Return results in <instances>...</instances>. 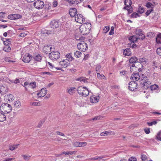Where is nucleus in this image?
Listing matches in <instances>:
<instances>
[{"label": "nucleus", "instance_id": "31", "mask_svg": "<svg viewBox=\"0 0 161 161\" xmlns=\"http://www.w3.org/2000/svg\"><path fill=\"white\" fill-rule=\"evenodd\" d=\"M99 97H91V102L92 103H96L98 102L99 100Z\"/></svg>", "mask_w": 161, "mask_h": 161}, {"label": "nucleus", "instance_id": "35", "mask_svg": "<svg viewBox=\"0 0 161 161\" xmlns=\"http://www.w3.org/2000/svg\"><path fill=\"white\" fill-rule=\"evenodd\" d=\"M66 57L68 59V60L69 62L72 61L74 59V58L72 56V53H68L66 55Z\"/></svg>", "mask_w": 161, "mask_h": 161}, {"label": "nucleus", "instance_id": "3", "mask_svg": "<svg viewBox=\"0 0 161 161\" xmlns=\"http://www.w3.org/2000/svg\"><path fill=\"white\" fill-rule=\"evenodd\" d=\"M0 109L2 112L8 113L11 111L12 107L10 104L4 103L1 104Z\"/></svg>", "mask_w": 161, "mask_h": 161}, {"label": "nucleus", "instance_id": "52", "mask_svg": "<svg viewBox=\"0 0 161 161\" xmlns=\"http://www.w3.org/2000/svg\"><path fill=\"white\" fill-rule=\"evenodd\" d=\"M127 9H125L128 11V14H130L133 12V8L132 7H130V8H127Z\"/></svg>", "mask_w": 161, "mask_h": 161}, {"label": "nucleus", "instance_id": "33", "mask_svg": "<svg viewBox=\"0 0 161 161\" xmlns=\"http://www.w3.org/2000/svg\"><path fill=\"white\" fill-rule=\"evenodd\" d=\"M6 119V116L4 114L0 112V121L3 122Z\"/></svg>", "mask_w": 161, "mask_h": 161}, {"label": "nucleus", "instance_id": "54", "mask_svg": "<svg viewBox=\"0 0 161 161\" xmlns=\"http://www.w3.org/2000/svg\"><path fill=\"white\" fill-rule=\"evenodd\" d=\"M79 147H81L82 146H85L86 145V143L85 142H79Z\"/></svg>", "mask_w": 161, "mask_h": 161}, {"label": "nucleus", "instance_id": "26", "mask_svg": "<svg viewBox=\"0 0 161 161\" xmlns=\"http://www.w3.org/2000/svg\"><path fill=\"white\" fill-rule=\"evenodd\" d=\"M131 53L130 48H126L124 51V54L125 56H129L131 55Z\"/></svg>", "mask_w": 161, "mask_h": 161}, {"label": "nucleus", "instance_id": "13", "mask_svg": "<svg viewBox=\"0 0 161 161\" xmlns=\"http://www.w3.org/2000/svg\"><path fill=\"white\" fill-rule=\"evenodd\" d=\"M47 91V90L46 88H43L40 90V93L37 94V95L40 97H43L46 94Z\"/></svg>", "mask_w": 161, "mask_h": 161}, {"label": "nucleus", "instance_id": "37", "mask_svg": "<svg viewBox=\"0 0 161 161\" xmlns=\"http://www.w3.org/2000/svg\"><path fill=\"white\" fill-rule=\"evenodd\" d=\"M87 79L86 78L82 77L77 79L76 80L79 81L80 82L83 81L85 83L87 81Z\"/></svg>", "mask_w": 161, "mask_h": 161}, {"label": "nucleus", "instance_id": "1", "mask_svg": "<svg viewBox=\"0 0 161 161\" xmlns=\"http://www.w3.org/2000/svg\"><path fill=\"white\" fill-rule=\"evenodd\" d=\"M59 25L60 24L58 21L53 20L50 23V26L51 28L53 29L42 30V32L43 34H46L47 35L54 34L56 32L55 29L58 27Z\"/></svg>", "mask_w": 161, "mask_h": 161}, {"label": "nucleus", "instance_id": "7", "mask_svg": "<svg viewBox=\"0 0 161 161\" xmlns=\"http://www.w3.org/2000/svg\"><path fill=\"white\" fill-rule=\"evenodd\" d=\"M138 59V62H137L139 64L138 71H141L142 70L141 68L143 66L142 64L146 63L147 59L145 58H140Z\"/></svg>", "mask_w": 161, "mask_h": 161}, {"label": "nucleus", "instance_id": "36", "mask_svg": "<svg viewBox=\"0 0 161 161\" xmlns=\"http://www.w3.org/2000/svg\"><path fill=\"white\" fill-rule=\"evenodd\" d=\"M3 50L6 52H9L10 51L11 48L9 46H5L3 48Z\"/></svg>", "mask_w": 161, "mask_h": 161}, {"label": "nucleus", "instance_id": "14", "mask_svg": "<svg viewBox=\"0 0 161 161\" xmlns=\"http://www.w3.org/2000/svg\"><path fill=\"white\" fill-rule=\"evenodd\" d=\"M22 16L19 14H13L9 15L8 18V19L12 20H15L21 18Z\"/></svg>", "mask_w": 161, "mask_h": 161}, {"label": "nucleus", "instance_id": "29", "mask_svg": "<svg viewBox=\"0 0 161 161\" xmlns=\"http://www.w3.org/2000/svg\"><path fill=\"white\" fill-rule=\"evenodd\" d=\"M114 135V133L113 132L106 131L105 132H101V136H107L108 135Z\"/></svg>", "mask_w": 161, "mask_h": 161}, {"label": "nucleus", "instance_id": "12", "mask_svg": "<svg viewBox=\"0 0 161 161\" xmlns=\"http://www.w3.org/2000/svg\"><path fill=\"white\" fill-rule=\"evenodd\" d=\"M142 32V31L141 29H136V35L138 36V37L139 39L143 40L145 37V36Z\"/></svg>", "mask_w": 161, "mask_h": 161}, {"label": "nucleus", "instance_id": "19", "mask_svg": "<svg viewBox=\"0 0 161 161\" xmlns=\"http://www.w3.org/2000/svg\"><path fill=\"white\" fill-rule=\"evenodd\" d=\"M31 56L29 54L25 55L22 58V61L24 62L29 63L30 62L31 58Z\"/></svg>", "mask_w": 161, "mask_h": 161}, {"label": "nucleus", "instance_id": "34", "mask_svg": "<svg viewBox=\"0 0 161 161\" xmlns=\"http://www.w3.org/2000/svg\"><path fill=\"white\" fill-rule=\"evenodd\" d=\"M156 42L157 43H161V33L158 35L156 37Z\"/></svg>", "mask_w": 161, "mask_h": 161}, {"label": "nucleus", "instance_id": "45", "mask_svg": "<svg viewBox=\"0 0 161 161\" xmlns=\"http://www.w3.org/2000/svg\"><path fill=\"white\" fill-rule=\"evenodd\" d=\"M101 118L100 116H95L94 118H92L90 119V120H93V121H96L99 120Z\"/></svg>", "mask_w": 161, "mask_h": 161}, {"label": "nucleus", "instance_id": "62", "mask_svg": "<svg viewBox=\"0 0 161 161\" xmlns=\"http://www.w3.org/2000/svg\"><path fill=\"white\" fill-rule=\"evenodd\" d=\"M130 47L133 48L136 47L137 46L136 44H135L134 43L131 42L130 44Z\"/></svg>", "mask_w": 161, "mask_h": 161}, {"label": "nucleus", "instance_id": "27", "mask_svg": "<svg viewBox=\"0 0 161 161\" xmlns=\"http://www.w3.org/2000/svg\"><path fill=\"white\" fill-rule=\"evenodd\" d=\"M89 93V91L86 88V89H85L84 90L83 92H82L81 95L82 96L86 97L88 96Z\"/></svg>", "mask_w": 161, "mask_h": 161}, {"label": "nucleus", "instance_id": "39", "mask_svg": "<svg viewBox=\"0 0 161 161\" xmlns=\"http://www.w3.org/2000/svg\"><path fill=\"white\" fill-rule=\"evenodd\" d=\"M82 54L81 52L78 51H76L74 53L75 56L77 58H80V57Z\"/></svg>", "mask_w": 161, "mask_h": 161}, {"label": "nucleus", "instance_id": "63", "mask_svg": "<svg viewBox=\"0 0 161 161\" xmlns=\"http://www.w3.org/2000/svg\"><path fill=\"white\" fill-rule=\"evenodd\" d=\"M129 161H136V158L135 157H131L129 158Z\"/></svg>", "mask_w": 161, "mask_h": 161}, {"label": "nucleus", "instance_id": "16", "mask_svg": "<svg viewBox=\"0 0 161 161\" xmlns=\"http://www.w3.org/2000/svg\"><path fill=\"white\" fill-rule=\"evenodd\" d=\"M8 91V88L7 87L3 86H0V94L2 95L5 94Z\"/></svg>", "mask_w": 161, "mask_h": 161}, {"label": "nucleus", "instance_id": "53", "mask_svg": "<svg viewBox=\"0 0 161 161\" xmlns=\"http://www.w3.org/2000/svg\"><path fill=\"white\" fill-rule=\"evenodd\" d=\"M10 82L11 83H14L15 84L19 83L20 82L18 78L16 79L15 80H10Z\"/></svg>", "mask_w": 161, "mask_h": 161}, {"label": "nucleus", "instance_id": "2", "mask_svg": "<svg viewBox=\"0 0 161 161\" xmlns=\"http://www.w3.org/2000/svg\"><path fill=\"white\" fill-rule=\"evenodd\" d=\"M91 29V24L90 23L84 24L80 27V33L83 35L88 34Z\"/></svg>", "mask_w": 161, "mask_h": 161}, {"label": "nucleus", "instance_id": "11", "mask_svg": "<svg viewBox=\"0 0 161 161\" xmlns=\"http://www.w3.org/2000/svg\"><path fill=\"white\" fill-rule=\"evenodd\" d=\"M59 63L60 65L62 68H66L70 64L69 62L67 59H63L60 61Z\"/></svg>", "mask_w": 161, "mask_h": 161}, {"label": "nucleus", "instance_id": "42", "mask_svg": "<svg viewBox=\"0 0 161 161\" xmlns=\"http://www.w3.org/2000/svg\"><path fill=\"white\" fill-rule=\"evenodd\" d=\"M158 88V86L157 85L154 84L150 86V88L151 90H156Z\"/></svg>", "mask_w": 161, "mask_h": 161}, {"label": "nucleus", "instance_id": "5", "mask_svg": "<svg viewBox=\"0 0 161 161\" xmlns=\"http://www.w3.org/2000/svg\"><path fill=\"white\" fill-rule=\"evenodd\" d=\"M78 49L80 51L85 52L88 48L87 44L84 41L81 42L77 44Z\"/></svg>", "mask_w": 161, "mask_h": 161}, {"label": "nucleus", "instance_id": "24", "mask_svg": "<svg viewBox=\"0 0 161 161\" xmlns=\"http://www.w3.org/2000/svg\"><path fill=\"white\" fill-rule=\"evenodd\" d=\"M138 59L136 57H131L129 60L130 63H138Z\"/></svg>", "mask_w": 161, "mask_h": 161}, {"label": "nucleus", "instance_id": "58", "mask_svg": "<svg viewBox=\"0 0 161 161\" xmlns=\"http://www.w3.org/2000/svg\"><path fill=\"white\" fill-rule=\"evenodd\" d=\"M114 28L113 27H112L111 28V30L109 33V34L110 35H112L114 34Z\"/></svg>", "mask_w": 161, "mask_h": 161}, {"label": "nucleus", "instance_id": "48", "mask_svg": "<svg viewBox=\"0 0 161 161\" xmlns=\"http://www.w3.org/2000/svg\"><path fill=\"white\" fill-rule=\"evenodd\" d=\"M155 36L154 33L152 32H149L147 33V36H148L150 37H153Z\"/></svg>", "mask_w": 161, "mask_h": 161}, {"label": "nucleus", "instance_id": "23", "mask_svg": "<svg viewBox=\"0 0 161 161\" xmlns=\"http://www.w3.org/2000/svg\"><path fill=\"white\" fill-rule=\"evenodd\" d=\"M138 39H139L138 37H137L135 35L130 36L129 38V39L130 41V42L132 43L136 42L137 40Z\"/></svg>", "mask_w": 161, "mask_h": 161}, {"label": "nucleus", "instance_id": "55", "mask_svg": "<svg viewBox=\"0 0 161 161\" xmlns=\"http://www.w3.org/2000/svg\"><path fill=\"white\" fill-rule=\"evenodd\" d=\"M147 156L146 155L144 154H142L141 155V158L142 161H145L147 159Z\"/></svg>", "mask_w": 161, "mask_h": 161}, {"label": "nucleus", "instance_id": "10", "mask_svg": "<svg viewBox=\"0 0 161 161\" xmlns=\"http://www.w3.org/2000/svg\"><path fill=\"white\" fill-rule=\"evenodd\" d=\"M37 66L40 69H43L46 67L47 66V63L45 60H41L36 64Z\"/></svg>", "mask_w": 161, "mask_h": 161}, {"label": "nucleus", "instance_id": "8", "mask_svg": "<svg viewBox=\"0 0 161 161\" xmlns=\"http://www.w3.org/2000/svg\"><path fill=\"white\" fill-rule=\"evenodd\" d=\"M75 20L77 22L80 24H82L85 21L84 18L83 17V16L80 14H78L75 16Z\"/></svg>", "mask_w": 161, "mask_h": 161}, {"label": "nucleus", "instance_id": "60", "mask_svg": "<svg viewBox=\"0 0 161 161\" xmlns=\"http://www.w3.org/2000/svg\"><path fill=\"white\" fill-rule=\"evenodd\" d=\"M44 121L43 120H41V121H40L38 124V125L37 126L39 128L41 127L42 126V125L43 124V123H44Z\"/></svg>", "mask_w": 161, "mask_h": 161}, {"label": "nucleus", "instance_id": "51", "mask_svg": "<svg viewBox=\"0 0 161 161\" xmlns=\"http://www.w3.org/2000/svg\"><path fill=\"white\" fill-rule=\"evenodd\" d=\"M156 53L158 55L161 56V47H159L157 49Z\"/></svg>", "mask_w": 161, "mask_h": 161}, {"label": "nucleus", "instance_id": "20", "mask_svg": "<svg viewBox=\"0 0 161 161\" xmlns=\"http://www.w3.org/2000/svg\"><path fill=\"white\" fill-rule=\"evenodd\" d=\"M77 13V10L75 8H71L70 9L69 11V14L72 17L74 16L75 17V16L76 15V14Z\"/></svg>", "mask_w": 161, "mask_h": 161}, {"label": "nucleus", "instance_id": "47", "mask_svg": "<svg viewBox=\"0 0 161 161\" xmlns=\"http://www.w3.org/2000/svg\"><path fill=\"white\" fill-rule=\"evenodd\" d=\"M137 12L140 14L143 13L144 12V8L141 6H140L138 8V10Z\"/></svg>", "mask_w": 161, "mask_h": 161}, {"label": "nucleus", "instance_id": "43", "mask_svg": "<svg viewBox=\"0 0 161 161\" xmlns=\"http://www.w3.org/2000/svg\"><path fill=\"white\" fill-rule=\"evenodd\" d=\"M109 30V26H105L104 28L103 29V33H106Z\"/></svg>", "mask_w": 161, "mask_h": 161}, {"label": "nucleus", "instance_id": "17", "mask_svg": "<svg viewBox=\"0 0 161 161\" xmlns=\"http://www.w3.org/2000/svg\"><path fill=\"white\" fill-rule=\"evenodd\" d=\"M52 47L46 45L44 46L42 49L43 52L47 54L49 52L52 50Z\"/></svg>", "mask_w": 161, "mask_h": 161}, {"label": "nucleus", "instance_id": "59", "mask_svg": "<svg viewBox=\"0 0 161 161\" xmlns=\"http://www.w3.org/2000/svg\"><path fill=\"white\" fill-rule=\"evenodd\" d=\"M101 69V66L100 65H98L96 67V72H100Z\"/></svg>", "mask_w": 161, "mask_h": 161}, {"label": "nucleus", "instance_id": "44", "mask_svg": "<svg viewBox=\"0 0 161 161\" xmlns=\"http://www.w3.org/2000/svg\"><path fill=\"white\" fill-rule=\"evenodd\" d=\"M10 42V41L9 39H6V41H3V43L5 46H8V45L9 44Z\"/></svg>", "mask_w": 161, "mask_h": 161}, {"label": "nucleus", "instance_id": "32", "mask_svg": "<svg viewBox=\"0 0 161 161\" xmlns=\"http://www.w3.org/2000/svg\"><path fill=\"white\" fill-rule=\"evenodd\" d=\"M19 145V144H16L15 145H13L12 146L9 145V148L10 150L13 151L16 148H17Z\"/></svg>", "mask_w": 161, "mask_h": 161}, {"label": "nucleus", "instance_id": "6", "mask_svg": "<svg viewBox=\"0 0 161 161\" xmlns=\"http://www.w3.org/2000/svg\"><path fill=\"white\" fill-rule=\"evenodd\" d=\"M34 6L38 9H42L44 6V3L40 0H37L34 3Z\"/></svg>", "mask_w": 161, "mask_h": 161}, {"label": "nucleus", "instance_id": "28", "mask_svg": "<svg viewBox=\"0 0 161 161\" xmlns=\"http://www.w3.org/2000/svg\"><path fill=\"white\" fill-rule=\"evenodd\" d=\"M85 89H86V87H82V86H80L77 89V91L78 94L80 95H81L82 92H83L84 90Z\"/></svg>", "mask_w": 161, "mask_h": 161}, {"label": "nucleus", "instance_id": "4", "mask_svg": "<svg viewBox=\"0 0 161 161\" xmlns=\"http://www.w3.org/2000/svg\"><path fill=\"white\" fill-rule=\"evenodd\" d=\"M60 53L57 51H52L49 54L50 59L53 60L58 59L60 58Z\"/></svg>", "mask_w": 161, "mask_h": 161}, {"label": "nucleus", "instance_id": "64", "mask_svg": "<svg viewBox=\"0 0 161 161\" xmlns=\"http://www.w3.org/2000/svg\"><path fill=\"white\" fill-rule=\"evenodd\" d=\"M30 85L32 86V88H35L36 87V83L35 82L33 83H30Z\"/></svg>", "mask_w": 161, "mask_h": 161}, {"label": "nucleus", "instance_id": "40", "mask_svg": "<svg viewBox=\"0 0 161 161\" xmlns=\"http://www.w3.org/2000/svg\"><path fill=\"white\" fill-rule=\"evenodd\" d=\"M75 87H71L68 90V92L70 94H72L73 93L75 92Z\"/></svg>", "mask_w": 161, "mask_h": 161}, {"label": "nucleus", "instance_id": "22", "mask_svg": "<svg viewBox=\"0 0 161 161\" xmlns=\"http://www.w3.org/2000/svg\"><path fill=\"white\" fill-rule=\"evenodd\" d=\"M149 76L147 74H142V77L141 78V81L142 82H144L145 81H148L149 80Z\"/></svg>", "mask_w": 161, "mask_h": 161}, {"label": "nucleus", "instance_id": "41", "mask_svg": "<svg viewBox=\"0 0 161 161\" xmlns=\"http://www.w3.org/2000/svg\"><path fill=\"white\" fill-rule=\"evenodd\" d=\"M14 105L15 107L19 108L20 105V102L18 101H15L14 102Z\"/></svg>", "mask_w": 161, "mask_h": 161}, {"label": "nucleus", "instance_id": "25", "mask_svg": "<svg viewBox=\"0 0 161 161\" xmlns=\"http://www.w3.org/2000/svg\"><path fill=\"white\" fill-rule=\"evenodd\" d=\"M136 64H133L130 67V71L131 72H133L134 73V72H136V71L137 70H138V67L136 66Z\"/></svg>", "mask_w": 161, "mask_h": 161}, {"label": "nucleus", "instance_id": "38", "mask_svg": "<svg viewBox=\"0 0 161 161\" xmlns=\"http://www.w3.org/2000/svg\"><path fill=\"white\" fill-rule=\"evenodd\" d=\"M146 6L147 8H151V9H153L154 6L153 4L149 2H148L146 4Z\"/></svg>", "mask_w": 161, "mask_h": 161}, {"label": "nucleus", "instance_id": "18", "mask_svg": "<svg viewBox=\"0 0 161 161\" xmlns=\"http://www.w3.org/2000/svg\"><path fill=\"white\" fill-rule=\"evenodd\" d=\"M124 4L125 6L123 8L124 9H127V8H130L131 7L132 2L131 0H125L124 1Z\"/></svg>", "mask_w": 161, "mask_h": 161}, {"label": "nucleus", "instance_id": "49", "mask_svg": "<svg viewBox=\"0 0 161 161\" xmlns=\"http://www.w3.org/2000/svg\"><path fill=\"white\" fill-rule=\"evenodd\" d=\"M156 138L158 140L161 141V131H159L156 136Z\"/></svg>", "mask_w": 161, "mask_h": 161}, {"label": "nucleus", "instance_id": "57", "mask_svg": "<svg viewBox=\"0 0 161 161\" xmlns=\"http://www.w3.org/2000/svg\"><path fill=\"white\" fill-rule=\"evenodd\" d=\"M153 10V9H151L150 10H147L146 13V15L147 16H148Z\"/></svg>", "mask_w": 161, "mask_h": 161}, {"label": "nucleus", "instance_id": "56", "mask_svg": "<svg viewBox=\"0 0 161 161\" xmlns=\"http://www.w3.org/2000/svg\"><path fill=\"white\" fill-rule=\"evenodd\" d=\"M79 64L80 63L78 61L75 60L74 62V65L75 67H77V65Z\"/></svg>", "mask_w": 161, "mask_h": 161}, {"label": "nucleus", "instance_id": "30", "mask_svg": "<svg viewBox=\"0 0 161 161\" xmlns=\"http://www.w3.org/2000/svg\"><path fill=\"white\" fill-rule=\"evenodd\" d=\"M35 60L36 61H37L38 62H39L42 60V57L39 54H38L36 55L34 57Z\"/></svg>", "mask_w": 161, "mask_h": 161}, {"label": "nucleus", "instance_id": "50", "mask_svg": "<svg viewBox=\"0 0 161 161\" xmlns=\"http://www.w3.org/2000/svg\"><path fill=\"white\" fill-rule=\"evenodd\" d=\"M157 123V122L156 121H153L151 122H147V124L149 126H152L153 125H155Z\"/></svg>", "mask_w": 161, "mask_h": 161}, {"label": "nucleus", "instance_id": "9", "mask_svg": "<svg viewBox=\"0 0 161 161\" xmlns=\"http://www.w3.org/2000/svg\"><path fill=\"white\" fill-rule=\"evenodd\" d=\"M138 85L136 82L134 81H132L130 82L129 83L128 87L130 90L131 91H134L135 89L138 88Z\"/></svg>", "mask_w": 161, "mask_h": 161}, {"label": "nucleus", "instance_id": "15", "mask_svg": "<svg viewBox=\"0 0 161 161\" xmlns=\"http://www.w3.org/2000/svg\"><path fill=\"white\" fill-rule=\"evenodd\" d=\"M141 83L142 84L141 86L142 87L145 89H147L149 88H150L151 84L150 82L148 81L143 82V83L141 82Z\"/></svg>", "mask_w": 161, "mask_h": 161}, {"label": "nucleus", "instance_id": "46", "mask_svg": "<svg viewBox=\"0 0 161 161\" xmlns=\"http://www.w3.org/2000/svg\"><path fill=\"white\" fill-rule=\"evenodd\" d=\"M139 16H140L136 12L133 13L131 15V17L133 18H136L137 17Z\"/></svg>", "mask_w": 161, "mask_h": 161}, {"label": "nucleus", "instance_id": "61", "mask_svg": "<svg viewBox=\"0 0 161 161\" xmlns=\"http://www.w3.org/2000/svg\"><path fill=\"white\" fill-rule=\"evenodd\" d=\"M144 131L145 133L147 134H148L150 132V129L148 128H146L144 129Z\"/></svg>", "mask_w": 161, "mask_h": 161}, {"label": "nucleus", "instance_id": "21", "mask_svg": "<svg viewBox=\"0 0 161 161\" xmlns=\"http://www.w3.org/2000/svg\"><path fill=\"white\" fill-rule=\"evenodd\" d=\"M140 75L139 73H133L131 75V78L133 80H135L136 81L140 79Z\"/></svg>", "mask_w": 161, "mask_h": 161}]
</instances>
